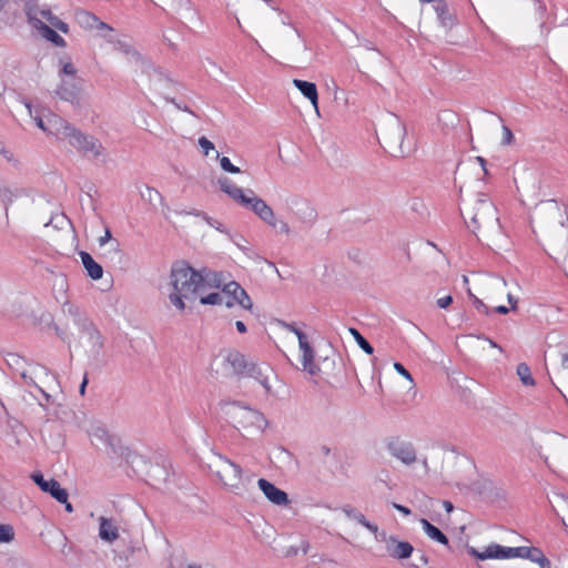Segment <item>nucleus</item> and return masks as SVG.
Listing matches in <instances>:
<instances>
[{
    "label": "nucleus",
    "instance_id": "obj_1",
    "mask_svg": "<svg viewBox=\"0 0 568 568\" xmlns=\"http://www.w3.org/2000/svg\"><path fill=\"white\" fill-rule=\"evenodd\" d=\"M170 303L179 311L185 310V301L194 302L205 291V277L201 271L181 261L172 265L170 272Z\"/></svg>",
    "mask_w": 568,
    "mask_h": 568
},
{
    "label": "nucleus",
    "instance_id": "obj_2",
    "mask_svg": "<svg viewBox=\"0 0 568 568\" xmlns=\"http://www.w3.org/2000/svg\"><path fill=\"white\" fill-rule=\"evenodd\" d=\"M217 183L221 191L226 193L235 203L246 210L252 211L264 223L271 227L276 229L277 220L275 217L274 211L264 200L256 196L253 190L248 189L244 191L243 189L235 185V183L226 176L220 178Z\"/></svg>",
    "mask_w": 568,
    "mask_h": 568
},
{
    "label": "nucleus",
    "instance_id": "obj_3",
    "mask_svg": "<svg viewBox=\"0 0 568 568\" xmlns=\"http://www.w3.org/2000/svg\"><path fill=\"white\" fill-rule=\"evenodd\" d=\"M209 468L231 491L239 494L243 488V469L227 457L214 454L213 459L209 463Z\"/></svg>",
    "mask_w": 568,
    "mask_h": 568
},
{
    "label": "nucleus",
    "instance_id": "obj_4",
    "mask_svg": "<svg viewBox=\"0 0 568 568\" xmlns=\"http://www.w3.org/2000/svg\"><path fill=\"white\" fill-rule=\"evenodd\" d=\"M221 408L232 418L237 428L247 429L255 427L263 430L268 425L267 419L261 412L248 406H244L239 402L222 400Z\"/></svg>",
    "mask_w": 568,
    "mask_h": 568
},
{
    "label": "nucleus",
    "instance_id": "obj_5",
    "mask_svg": "<svg viewBox=\"0 0 568 568\" xmlns=\"http://www.w3.org/2000/svg\"><path fill=\"white\" fill-rule=\"evenodd\" d=\"M23 10L27 16L29 24L38 30L40 24H45L43 20L48 21L55 30L68 33L69 26L59 17L52 13L47 7H40L36 0H23Z\"/></svg>",
    "mask_w": 568,
    "mask_h": 568
},
{
    "label": "nucleus",
    "instance_id": "obj_6",
    "mask_svg": "<svg viewBox=\"0 0 568 568\" xmlns=\"http://www.w3.org/2000/svg\"><path fill=\"white\" fill-rule=\"evenodd\" d=\"M221 291L224 295V305L227 308L240 305L246 311H252L253 302L246 291L237 282L229 281Z\"/></svg>",
    "mask_w": 568,
    "mask_h": 568
},
{
    "label": "nucleus",
    "instance_id": "obj_7",
    "mask_svg": "<svg viewBox=\"0 0 568 568\" xmlns=\"http://www.w3.org/2000/svg\"><path fill=\"white\" fill-rule=\"evenodd\" d=\"M67 140L73 148L84 154H91L94 158H99L102 154L103 146L100 141L93 135L85 134L75 128L71 131Z\"/></svg>",
    "mask_w": 568,
    "mask_h": 568
},
{
    "label": "nucleus",
    "instance_id": "obj_8",
    "mask_svg": "<svg viewBox=\"0 0 568 568\" xmlns=\"http://www.w3.org/2000/svg\"><path fill=\"white\" fill-rule=\"evenodd\" d=\"M468 554L478 560L511 559L515 558L516 547H507L493 542L487 545L483 550L470 547Z\"/></svg>",
    "mask_w": 568,
    "mask_h": 568
},
{
    "label": "nucleus",
    "instance_id": "obj_9",
    "mask_svg": "<svg viewBox=\"0 0 568 568\" xmlns=\"http://www.w3.org/2000/svg\"><path fill=\"white\" fill-rule=\"evenodd\" d=\"M474 210L471 222L476 225V229H478L481 222L491 221L493 219L497 220V217H495L496 209L485 193L477 194Z\"/></svg>",
    "mask_w": 568,
    "mask_h": 568
},
{
    "label": "nucleus",
    "instance_id": "obj_10",
    "mask_svg": "<svg viewBox=\"0 0 568 568\" xmlns=\"http://www.w3.org/2000/svg\"><path fill=\"white\" fill-rule=\"evenodd\" d=\"M32 480L41 488L42 491L49 493L59 503H67L68 491L61 487L60 483L53 478L45 479L41 473H33Z\"/></svg>",
    "mask_w": 568,
    "mask_h": 568
},
{
    "label": "nucleus",
    "instance_id": "obj_11",
    "mask_svg": "<svg viewBox=\"0 0 568 568\" xmlns=\"http://www.w3.org/2000/svg\"><path fill=\"white\" fill-rule=\"evenodd\" d=\"M389 454L405 465H412L416 462V452L410 443L393 440L387 445Z\"/></svg>",
    "mask_w": 568,
    "mask_h": 568
},
{
    "label": "nucleus",
    "instance_id": "obj_12",
    "mask_svg": "<svg viewBox=\"0 0 568 568\" xmlns=\"http://www.w3.org/2000/svg\"><path fill=\"white\" fill-rule=\"evenodd\" d=\"M18 374L20 375L24 385L36 387L43 395L45 402H50L51 396L45 390H43V388L40 387L37 382V381L42 382L41 375H43L44 377L50 376V371L47 367L36 365L32 367V369L30 372L22 369Z\"/></svg>",
    "mask_w": 568,
    "mask_h": 568
},
{
    "label": "nucleus",
    "instance_id": "obj_13",
    "mask_svg": "<svg viewBox=\"0 0 568 568\" xmlns=\"http://www.w3.org/2000/svg\"><path fill=\"white\" fill-rule=\"evenodd\" d=\"M89 436L94 446H103L106 450L115 452L118 439L104 426L93 425L89 430Z\"/></svg>",
    "mask_w": 568,
    "mask_h": 568
},
{
    "label": "nucleus",
    "instance_id": "obj_14",
    "mask_svg": "<svg viewBox=\"0 0 568 568\" xmlns=\"http://www.w3.org/2000/svg\"><path fill=\"white\" fill-rule=\"evenodd\" d=\"M48 134L55 135L59 139H68L71 131L74 129L67 120L48 111L47 116Z\"/></svg>",
    "mask_w": 568,
    "mask_h": 568
},
{
    "label": "nucleus",
    "instance_id": "obj_15",
    "mask_svg": "<svg viewBox=\"0 0 568 568\" xmlns=\"http://www.w3.org/2000/svg\"><path fill=\"white\" fill-rule=\"evenodd\" d=\"M77 23L85 30H108L112 31V28L106 23L102 22L95 14L84 9H77L74 12Z\"/></svg>",
    "mask_w": 568,
    "mask_h": 568
},
{
    "label": "nucleus",
    "instance_id": "obj_16",
    "mask_svg": "<svg viewBox=\"0 0 568 568\" xmlns=\"http://www.w3.org/2000/svg\"><path fill=\"white\" fill-rule=\"evenodd\" d=\"M298 346L302 353L301 359L304 371L311 375H315L318 372V367L314 363L315 352L308 343L306 334H298Z\"/></svg>",
    "mask_w": 568,
    "mask_h": 568
},
{
    "label": "nucleus",
    "instance_id": "obj_17",
    "mask_svg": "<svg viewBox=\"0 0 568 568\" xmlns=\"http://www.w3.org/2000/svg\"><path fill=\"white\" fill-rule=\"evenodd\" d=\"M258 488L263 491L265 497L274 505L284 506L288 504L287 494L277 488L274 484L267 479L260 478L257 481Z\"/></svg>",
    "mask_w": 568,
    "mask_h": 568
},
{
    "label": "nucleus",
    "instance_id": "obj_18",
    "mask_svg": "<svg viewBox=\"0 0 568 568\" xmlns=\"http://www.w3.org/2000/svg\"><path fill=\"white\" fill-rule=\"evenodd\" d=\"M386 551L395 559H407L412 556L414 547L408 541H400L395 536L386 540Z\"/></svg>",
    "mask_w": 568,
    "mask_h": 568
},
{
    "label": "nucleus",
    "instance_id": "obj_19",
    "mask_svg": "<svg viewBox=\"0 0 568 568\" xmlns=\"http://www.w3.org/2000/svg\"><path fill=\"white\" fill-rule=\"evenodd\" d=\"M81 87L75 80L61 79V83L55 89V94L63 101L72 104L78 103Z\"/></svg>",
    "mask_w": 568,
    "mask_h": 568
},
{
    "label": "nucleus",
    "instance_id": "obj_20",
    "mask_svg": "<svg viewBox=\"0 0 568 568\" xmlns=\"http://www.w3.org/2000/svg\"><path fill=\"white\" fill-rule=\"evenodd\" d=\"M293 84L307 100H310L316 113H318V93L316 84L300 79H294Z\"/></svg>",
    "mask_w": 568,
    "mask_h": 568
},
{
    "label": "nucleus",
    "instance_id": "obj_21",
    "mask_svg": "<svg viewBox=\"0 0 568 568\" xmlns=\"http://www.w3.org/2000/svg\"><path fill=\"white\" fill-rule=\"evenodd\" d=\"M99 523V536L102 540L112 542L119 538V528L113 520L100 517Z\"/></svg>",
    "mask_w": 568,
    "mask_h": 568
},
{
    "label": "nucleus",
    "instance_id": "obj_22",
    "mask_svg": "<svg viewBox=\"0 0 568 568\" xmlns=\"http://www.w3.org/2000/svg\"><path fill=\"white\" fill-rule=\"evenodd\" d=\"M80 257H81L82 264H83L88 275L92 280L98 281V280L102 278V276H103L102 266L99 263H97L88 252L81 251Z\"/></svg>",
    "mask_w": 568,
    "mask_h": 568
},
{
    "label": "nucleus",
    "instance_id": "obj_23",
    "mask_svg": "<svg viewBox=\"0 0 568 568\" xmlns=\"http://www.w3.org/2000/svg\"><path fill=\"white\" fill-rule=\"evenodd\" d=\"M225 361L237 375H245L248 371L250 363H247L244 355L239 352L229 353Z\"/></svg>",
    "mask_w": 568,
    "mask_h": 568
},
{
    "label": "nucleus",
    "instance_id": "obj_24",
    "mask_svg": "<svg viewBox=\"0 0 568 568\" xmlns=\"http://www.w3.org/2000/svg\"><path fill=\"white\" fill-rule=\"evenodd\" d=\"M266 371H270V367L265 366L263 368L257 364L250 363L248 371L244 376L256 379L265 388L266 392H270L271 386L268 384V377L265 374Z\"/></svg>",
    "mask_w": 568,
    "mask_h": 568
},
{
    "label": "nucleus",
    "instance_id": "obj_25",
    "mask_svg": "<svg viewBox=\"0 0 568 568\" xmlns=\"http://www.w3.org/2000/svg\"><path fill=\"white\" fill-rule=\"evenodd\" d=\"M433 8L437 14L440 24L445 28L453 26V18L449 14L448 6L444 0H434Z\"/></svg>",
    "mask_w": 568,
    "mask_h": 568
},
{
    "label": "nucleus",
    "instance_id": "obj_26",
    "mask_svg": "<svg viewBox=\"0 0 568 568\" xmlns=\"http://www.w3.org/2000/svg\"><path fill=\"white\" fill-rule=\"evenodd\" d=\"M205 277V288L206 287H215V288H223L224 285L229 283L226 276L222 272H211L203 270L201 271Z\"/></svg>",
    "mask_w": 568,
    "mask_h": 568
},
{
    "label": "nucleus",
    "instance_id": "obj_27",
    "mask_svg": "<svg viewBox=\"0 0 568 568\" xmlns=\"http://www.w3.org/2000/svg\"><path fill=\"white\" fill-rule=\"evenodd\" d=\"M422 527L425 531V534L433 540L442 544V545H448V538L446 535L436 526L430 524L427 519L423 518L420 519Z\"/></svg>",
    "mask_w": 568,
    "mask_h": 568
},
{
    "label": "nucleus",
    "instance_id": "obj_28",
    "mask_svg": "<svg viewBox=\"0 0 568 568\" xmlns=\"http://www.w3.org/2000/svg\"><path fill=\"white\" fill-rule=\"evenodd\" d=\"M45 40L52 42L57 47L64 48L67 45L65 40L57 33L54 28L49 27L48 24H40L37 30Z\"/></svg>",
    "mask_w": 568,
    "mask_h": 568
},
{
    "label": "nucleus",
    "instance_id": "obj_29",
    "mask_svg": "<svg viewBox=\"0 0 568 568\" xmlns=\"http://www.w3.org/2000/svg\"><path fill=\"white\" fill-rule=\"evenodd\" d=\"M544 555V552L537 547H526L520 546L516 547L515 558L528 559L532 562H537V560Z\"/></svg>",
    "mask_w": 568,
    "mask_h": 568
},
{
    "label": "nucleus",
    "instance_id": "obj_30",
    "mask_svg": "<svg viewBox=\"0 0 568 568\" xmlns=\"http://www.w3.org/2000/svg\"><path fill=\"white\" fill-rule=\"evenodd\" d=\"M24 104L29 111L30 116L34 120L37 126L47 133L48 132V129H47L48 114H44V112L42 110L33 109L30 102H26Z\"/></svg>",
    "mask_w": 568,
    "mask_h": 568
},
{
    "label": "nucleus",
    "instance_id": "obj_31",
    "mask_svg": "<svg viewBox=\"0 0 568 568\" xmlns=\"http://www.w3.org/2000/svg\"><path fill=\"white\" fill-rule=\"evenodd\" d=\"M517 375L525 386H535L536 382L531 375L530 367L526 363L517 365Z\"/></svg>",
    "mask_w": 568,
    "mask_h": 568
},
{
    "label": "nucleus",
    "instance_id": "obj_32",
    "mask_svg": "<svg viewBox=\"0 0 568 568\" xmlns=\"http://www.w3.org/2000/svg\"><path fill=\"white\" fill-rule=\"evenodd\" d=\"M349 333L356 341L357 345L368 355L374 353V347L368 343V341L359 333L358 329L351 327Z\"/></svg>",
    "mask_w": 568,
    "mask_h": 568
},
{
    "label": "nucleus",
    "instance_id": "obj_33",
    "mask_svg": "<svg viewBox=\"0 0 568 568\" xmlns=\"http://www.w3.org/2000/svg\"><path fill=\"white\" fill-rule=\"evenodd\" d=\"M87 334H88L89 341L92 345V348L97 353H99L100 349L103 347V339H102L100 332L95 327L91 326V327L87 328Z\"/></svg>",
    "mask_w": 568,
    "mask_h": 568
},
{
    "label": "nucleus",
    "instance_id": "obj_34",
    "mask_svg": "<svg viewBox=\"0 0 568 568\" xmlns=\"http://www.w3.org/2000/svg\"><path fill=\"white\" fill-rule=\"evenodd\" d=\"M200 303L203 305H224V295L222 291L213 292L205 296H199Z\"/></svg>",
    "mask_w": 568,
    "mask_h": 568
},
{
    "label": "nucleus",
    "instance_id": "obj_35",
    "mask_svg": "<svg viewBox=\"0 0 568 568\" xmlns=\"http://www.w3.org/2000/svg\"><path fill=\"white\" fill-rule=\"evenodd\" d=\"M6 362L9 365V367L17 373H20L22 369H24V359L17 353H8L6 355Z\"/></svg>",
    "mask_w": 568,
    "mask_h": 568
},
{
    "label": "nucleus",
    "instance_id": "obj_36",
    "mask_svg": "<svg viewBox=\"0 0 568 568\" xmlns=\"http://www.w3.org/2000/svg\"><path fill=\"white\" fill-rule=\"evenodd\" d=\"M60 65L59 75L61 78L65 75L71 80H77L78 70L70 60H60Z\"/></svg>",
    "mask_w": 568,
    "mask_h": 568
},
{
    "label": "nucleus",
    "instance_id": "obj_37",
    "mask_svg": "<svg viewBox=\"0 0 568 568\" xmlns=\"http://www.w3.org/2000/svg\"><path fill=\"white\" fill-rule=\"evenodd\" d=\"M19 195H20V192H14V191L10 190L9 187L0 186V199L4 203L6 212H8L9 205L12 204L14 199L18 197Z\"/></svg>",
    "mask_w": 568,
    "mask_h": 568
},
{
    "label": "nucleus",
    "instance_id": "obj_38",
    "mask_svg": "<svg viewBox=\"0 0 568 568\" xmlns=\"http://www.w3.org/2000/svg\"><path fill=\"white\" fill-rule=\"evenodd\" d=\"M342 511L345 514V516L348 518V519H352V520H355L356 523H358L359 525H362L364 523V519H365V516L357 511L354 507H352L351 505H345L342 507Z\"/></svg>",
    "mask_w": 568,
    "mask_h": 568
},
{
    "label": "nucleus",
    "instance_id": "obj_39",
    "mask_svg": "<svg viewBox=\"0 0 568 568\" xmlns=\"http://www.w3.org/2000/svg\"><path fill=\"white\" fill-rule=\"evenodd\" d=\"M468 295L473 302V305L475 306V308L477 310L478 313L485 314V315L489 314V311H490L489 307L481 300H479L470 291H468Z\"/></svg>",
    "mask_w": 568,
    "mask_h": 568
},
{
    "label": "nucleus",
    "instance_id": "obj_40",
    "mask_svg": "<svg viewBox=\"0 0 568 568\" xmlns=\"http://www.w3.org/2000/svg\"><path fill=\"white\" fill-rule=\"evenodd\" d=\"M13 538V528L10 525H0V542H10Z\"/></svg>",
    "mask_w": 568,
    "mask_h": 568
},
{
    "label": "nucleus",
    "instance_id": "obj_41",
    "mask_svg": "<svg viewBox=\"0 0 568 568\" xmlns=\"http://www.w3.org/2000/svg\"><path fill=\"white\" fill-rule=\"evenodd\" d=\"M220 165L222 170L232 174H237L241 172V169L232 164L231 160L227 156H222L220 159Z\"/></svg>",
    "mask_w": 568,
    "mask_h": 568
},
{
    "label": "nucleus",
    "instance_id": "obj_42",
    "mask_svg": "<svg viewBox=\"0 0 568 568\" xmlns=\"http://www.w3.org/2000/svg\"><path fill=\"white\" fill-rule=\"evenodd\" d=\"M514 134L509 126H501V145H510L514 142Z\"/></svg>",
    "mask_w": 568,
    "mask_h": 568
},
{
    "label": "nucleus",
    "instance_id": "obj_43",
    "mask_svg": "<svg viewBox=\"0 0 568 568\" xmlns=\"http://www.w3.org/2000/svg\"><path fill=\"white\" fill-rule=\"evenodd\" d=\"M166 102L172 103L176 109L187 112L193 116H197L194 111H192L187 105L178 102L174 98H165Z\"/></svg>",
    "mask_w": 568,
    "mask_h": 568
},
{
    "label": "nucleus",
    "instance_id": "obj_44",
    "mask_svg": "<svg viewBox=\"0 0 568 568\" xmlns=\"http://www.w3.org/2000/svg\"><path fill=\"white\" fill-rule=\"evenodd\" d=\"M199 145L202 148L205 155H207L209 152L214 149V144L205 136H201L199 139Z\"/></svg>",
    "mask_w": 568,
    "mask_h": 568
},
{
    "label": "nucleus",
    "instance_id": "obj_45",
    "mask_svg": "<svg viewBox=\"0 0 568 568\" xmlns=\"http://www.w3.org/2000/svg\"><path fill=\"white\" fill-rule=\"evenodd\" d=\"M278 324H280L283 328H285V329H287V331H290V332L294 333V334L296 335V337H297V338H298V334H305V333H304V332H302V331H301V329H300V328H298L294 323H286V322H284V321H278Z\"/></svg>",
    "mask_w": 568,
    "mask_h": 568
},
{
    "label": "nucleus",
    "instance_id": "obj_46",
    "mask_svg": "<svg viewBox=\"0 0 568 568\" xmlns=\"http://www.w3.org/2000/svg\"><path fill=\"white\" fill-rule=\"evenodd\" d=\"M394 369L406 379L413 381L412 374L400 363H394Z\"/></svg>",
    "mask_w": 568,
    "mask_h": 568
},
{
    "label": "nucleus",
    "instance_id": "obj_47",
    "mask_svg": "<svg viewBox=\"0 0 568 568\" xmlns=\"http://www.w3.org/2000/svg\"><path fill=\"white\" fill-rule=\"evenodd\" d=\"M453 303V297L450 295H446L437 298L436 304L439 308H446Z\"/></svg>",
    "mask_w": 568,
    "mask_h": 568
},
{
    "label": "nucleus",
    "instance_id": "obj_48",
    "mask_svg": "<svg viewBox=\"0 0 568 568\" xmlns=\"http://www.w3.org/2000/svg\"><path fill=\"white\" fill-rule=\"evenodd\" d=\"M187 214H191V215H194V216H200L203 220H205L209 225H213V223H212L213 217L209 216L206 213H204L202 211L193 210L191 212H187Z\"/></svg>",
    "mask_w": 568,
    "mask_h": 568
},
{
    "label": "nucleus",
    "instance_id": "obj_49",
    "mask_svg": "<svg viewBox=\"0 0 568 568\" xmlns=\"http://www.w3.org/2000/svg\"><path fill=\"white\" fill-rule=\"evenodd\" d=\"M539 565L540 568H551V562L550 560L545 556L542 555L538 560L537 562Z\"/></svg>",
    "mask_w": 568,
    "mask_h": 568
},
{
    "label": "nucleus",
    "instance_id": "obj_50",
    "mask_svg": "<svg viewBox=\"0 0 568 568\" xmlns=\"http://www.w3.org/2000/svg\"><path fill=\"white\" fill-rule=\"evenodd\" d=\"M539 565L540 568H551V562L550 560L545 556L542 555L538 560L537 562Z\"/></svg>",
    "mask_w": 568,
    "mask_h": 568
},
{
    "label": "nucleus",
    "instance_id": "obj_51",
    "mask_svg": "<svg viewBox=\"0 0 568 568\" xmlns=\"http://www.w3.org/2000/svg\"><path fill=\"white\" fill-rule=\"evenodd\" d=\"M111 232L109 229L105 230L104 235L99 239L100 246L105 245L111 240Z\"/></svg>",
    "mask_w": 568,
    "mask_h": 568
},
{
    "label": "nucleus",
    "instance_id": "obj_52",
    "mask_svg": "<svg viewBox=\"0 0 568 568\" xmlns=\"http://www.w3.org/2000/svg\"><path fill=\"white\" fill-rule=\"evenodd\" d=\"M363 527L367 528L369 531L376 534L378 531L377 525L368 521L366 518L364 519V523L362 524Z\"/></svg>",
    "mask_w": 568,
    "mask_h": 568
},
{
    "label": "nucleus",
    "instance_id": "obj_53",
    "mask_svg": "<svg viewBox=\"0 0 568 568\" xmlns=\"http://www.w3.org/2000/svg\"><path fill=\"white\" fill-rule=\"evenodd\" d=\"M276 227H278V231L283 234H288L291 231L288 224L284 221H280V222L277 221Z\"/></svg>",
    "mask_w": 568,
    "mask_h": 568
},
{
    "label": "nucleus",
    "instance_id": "obj_54",
    "mask_svg": "<svg viewBox=\"0 0 568 568\" xmlns=\"http://www.w3.org/2000/svg\"><path fill=\"white\" fill-rule=\"evenodd\" d=\"M393 507L405 516L410 515V509L407 508L406 506L394 503Z\"/></svg>",
    "mask_w": 568,
    "mask_h": 568
},
{
    "label": "nucleus",
    "instance_id": "obj_55",
    "mask_svg": "<svg viewBox=\"0 0 568 568\" xmlns=\"http://www.w3.org/2000/svg\"><path fill=\"white\" fill-rule=\"evenodd\" d=\"M0 154L3 155L8 161H11L13 158L2 142H0Z\"/></svg>",
    "mask_w": 568,
    "mask_h": 568
},
{
    "label": "nucleus",
    "instance_id": "obj_56",
    "mask_svg": "<svg viewBox=\"0 0 568 568\" xmlns=\"http://www.w3.org/2000/svg\"><path fill=\"white\" fill-rule=\"evenodd\" d=\"M148 192H149V199L150 201H152V197L153 195H155L156 197H159L161 201H162V195L160 194V192H158L153 187H146Z\"/></svg>",
    "mask_w": 568,
    "mask_h": 568
},
{
    "label": "nucleus",
    "instance_id": "obj_57",
    "mask_svg": "<svg viewBox=\"0 0 568 568\" xmlns=\"http://www.w3.org/2000/svg\"><path fill=\"white\" fill-rule=\"evenodd\" d=\"M235 327H236L237 332L242 333V334L246 333V331H247L246 325L242 321H236Z\"/></svg>",
    "mask_w": 568,
    "mask_h": 568
},
{
    "label": "nucleus",
    "instance_id": "obj_58",
    "mask_svg": "<svg viewBox=\"0 0 568 568\" xmlns=\"http://www.w3.org/2000/svg\"><path fill=\"white\" fill-rule=\"evenodd\" d=\"M476 160L479 163V165L481 166L485 175H487L488 174V170L486 168V160L483 156H477Z\"/></svg>",
    "mask_w": 568,
    "mask_h": 568
},
{
    "label": "nucleus",
    "instance_id": "obj_59",
    "mask_svg": "<svg viewBox=\"0 0 568 568\" xmlns=\"http://www.w3.org/2000/svg\"><path fill=\"white\" fill-rule=\"evenodd\" d=\"M88 383H89V381H88V374H85V375H84V377H83V379H82V383H81V385H80V389H79V392H80V394H81V395H84V393H85V387H87Z\"/></svg>",
    "mask_w": 568,
    "mask_h": 568
},
{
    "label": "nucleus",
    "instance_id": "obj_60",
    "mask_svg": "<svg viewBox=\"0 0 568 568\" xmlns=\"http://www.w3.org/2000/svg\"><path fill=\"white\" fill-rule=\"evenodd\" d=\"M493 311L499 314H507L509 312V308L504 305H499L495 307Z\"/></svg>",
    "mask_w": 568,
    "mask_h": 568
},
{
    "label": "nucleus",
    "instance_id": "obj_61",
    "mask_svg": "<svg viewBox=\"0 0 568 568\" xmlns=\"http://www.w3.org/2000/svg\"><path fill=\"white\" fill-rule=\"evenodd\" d=\"M507 300H508L509 304L511 305V310H516V307H517V298L514 297L511 294H508L507 295Z\"/></svg>",
    "mask_w": 568,
    "mask_h": 568
},
{
    "label": "nucleus",
    "instance_id": "obj_62",
    "mask_svg": "<svg viewBox=\"0 0 568 568\" xmlns=\"http://www.w3.org/2000/svg\"><path fill=\"white\" fill-rule=\"evenodd\" d=\"M566 505H567V515L566 518L561 517L560 520L562 525L565 526L566 530H568V498H565Z\"/></svg>",
    "mask_w": 568,
    "mask_h": 568
},
{
    "label": "nucleus",
    "instance_id": "obj_63",
    "mask_svg": "<svg viewBox=\"0 0 568 568\" xmlns=\"http://www.w3.org/2000/svg\"><path fill=\"white\" fill-rule=\"evenodd\" d=\"M308 548H310V544H308V541L303 539V540L301 541V549H302V552H303V554H307Z\"/></svg>",
    "mask_w": 568,
    "mask_h": 568
},
{
    "label": "nucleus",
    "instance_id": "obj_64",
    "mask_svg": "<svg viewBox=\"0 0 568 568\" xmlns=\"http://www.w3.org/2000/svg\"><path fill=\"white\" fill-rule=\"evenodd\" d=\"M561 365H562L565 368H568V354L562 355V358H561Z\"/></svg>",
    "mask_w": 568,
    "mask_h": 568
}]
</instances>
